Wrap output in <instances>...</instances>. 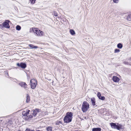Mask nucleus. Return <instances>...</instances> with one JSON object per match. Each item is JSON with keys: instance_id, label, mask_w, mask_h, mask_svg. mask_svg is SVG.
Here are the masks:
<instances>
[{"instance_id": "1", "label": "nucleus", "mask_w": 131, "mask_h": 131, "mask_svg": "<svg viewBox=\"0 0 131 131\" xmlns=\"http://www.w3.org/2000/svg\"><path fill=\"white\" fill-rule=\"evenodd\" d=\"M73 114L71 112H68L66 114V116L64 118V122L68 123L70 122L72 118Z\"/></svg>"}, {"instance_id": "2", "label": "nucleus", "mask_w": 131, "mask_h": 131, "mask_svg": "<svg viewBox=\"0 0 131 131\" xmlns=\"http://www.w3.org/2000/svg\"><path fill=\"white\" fill-rule=\"evenodd\" d=\"M89 105L88 103L86 101H84L83 102L82 107V110L83 112H86L89 109Z\"/></svg>"}, {"instance_id": "3", "label": "nucleus", "mask_w": 131, "mask_h": 131, "mask_svg": "<svg viewBox=\"0 0 131 131\" xmlns=\"http://www.w3.org/2000/svg\"><path fill=\"white\" fill-rule=\"evenodd\" d=\"M111 127L114 129H116L118 130H119L121 128L122 125L118 123H111L110 124Z\"/></svg>"}, {"instance_id": "4", "label": "nucleus", "mask_w": 131, "mask_h": 131, "mask_svg": "<svg viewBox=\"0 0 131 131\" xmlns=\"http://www.w3.org/2000/svg\"><path fill=\"white\" fill-rule=\"evenodd\" d=\"M32 30L33 31L36 33L37 36H41L44 35V33L43 32L38 29L37 28H34Z\"/></svg>"}, {"instance_id": "5", "label": "nucleus", "mask_w": 131, "mask_h": 131, "mask_svg": "<svg viewBox=\"0 0 131 131\" xmlns=\"http://www.w3.org/2000/svg\"><path fill=\"white\" fill-rule=\"evenodd\" d=\"M32 30L33 31L36 33L37 36H41L44 35V33L43 32L38 29L37 28H34Z\"/></svg>"}, {"instance_id": "6", "label": "nucleus", "mask_w": 131, "mask_h": 131, "mask_svg": "<svg viewBox=\"0 0 131 131\" xmlns=\"http://www.w3.org/2000/svg\"><path fill=\"white\" fill-rule=\"evenodd\" d=\"M30 82L31 88L32 89H35L37 84L36 80L33 79L30 80Z\"/></svg>"}, {"instance_id": "7", "label": "nucleus", "mask_w": 131, "mask_h": 131, "mask_svg": "<svg viewBox=\"0 0 131 131\" xmlns=\"http://www.w3.org/2000/svg\"><path fill=\"white\" fill-rule=\"evenodd\" d=\"M9 21L8 20H7L5 22L3 23V26L4 27L9 28L10 27V26H9L8 23L9 22Z\"/></svg>"}, {"instance_id": "8", "label": "nucleus", "mask_w": 131, "mask_h": 131, "mask_svg": "<svg viewBox=\"0 0 131 131\" xmlns=\"http://www.w3.org/2000/svg\"><path fill=\"white\" fill-rule=\"evenodd\" d=\"M19 84L21 87L23 88L26 90H27V85L25 82H21L19 83Z\"/></svg>"}, {"instance_id": "9", "label": "nucleus", "mask_w": 131, "mask_h": 131, "mask_svg": "<svg viewBox=\"0 0 131 131\" xmlns=\"http://www.w3.org/2000/svg\"><path fill=\"white\" fill-rule=\"evenodd\" d=\"M41 111L39 109H35L33 111V114L34 116H35L36 114L40 112Z\"/></svg>"}, {"instance_id": "10", "label": "nucleus", "mask_w": 131, "mask_h": 131, "mask_svg": "<svg viewBox=\"0 0 131 131\" xmlns=\"http://www.w3.org/2000/svg\"><path fill=\"white\" fill-rule=\"evenodd\" d=\"M17 65L19 67H20L22 68H25L26 67V64L24 63H17Z\"/></svg>"}, {"instance_id": "11", "label": "nucleus", "mask_w": 131, "mask_h": 131, "mask_svg": "<svg viewBox=\"0 0 131 131\" xmlns=\"http://www.w3.org/2000/svg\"><path fill=\"white\" fill-rule=\"evenodd\" d=\"M30 111L29 110H26V111H24L23 112L22 115L24 116H27L29 114Z\"/></svg>"}, {"instance_id": "12", "label": "nucleus", "mask_w": 131, "mask_h": 131, "mask_svg": "<svg viewBox=\"0 0 131 131\" xmlns=\"http://www.w3.org/2000/svg\"><path fill=\"white\" fill-rule=\"evenodd\" d=\"M112 80L114 82H118L119 80V78L115 76H113Z\"/></svg>"}, {"instance_id": "13", "label": "nucleus", "mask_w": 131, "mask_h": 131, "mask_svg": "<svg viewBox=\"0 0 131 131\" xmlns=\"http://www.w3.org/2000/svg\"><path fill=\"white\" fill-rule=\"evenodd\" d=\"M29 46L30 47L31 49H37L38 48V47L36 46H34L32 45L29 44Z\"/></svg>"}, {"instance_id": "14", "label": "nucleus", "mask_w": 131, "mask_h": 131, "mask_svg": "<svg viewBox=\"0 0 131 131\" xmlns=\"http://www.w3.org/2000/svg\"><path fill=\"white\" fill-rule=\"evenodd\" d=\"M101 129L100 128H94L92 129V131H101Z\"/></svg>"}, {"instance_id": "15", "label": "nucleus", "mask_w": 131, "mask_h": 131, "mask_svg": "<svg viewBox=\"0 0 131 131\" xmlns=\"http://www.w3.org/2000/svg\"><path fill=\"white\" fill-rule=\"evenodd\" d=\"M91 101L92 102V104L94 106L95 105V99L94 98H93L91 99Z\"/></svg>"}, {"instance_id": "16", "label": "nucleus", "mask_w": 131, "mask_h": 131, "mask_svg": "<svg viewBox=\"0 0 131 131\" xmlns=\"http://www.w3.org/2000/svg\"><path fill=\"white\" fill-rule=\"evenodd\" d=\"M30 100V96H29L28 94H27V97H26V102L27 103H28Z\"/></svg>"}, {"instance_id": "17", "label": "nucleus", "mask_w": 131, "mask_h": 131, "mask_svg": "<svg viewBox=\"0 0 131 131\" xmlns=\"http://www.w3.org/2000/svg\"><path fill=\"white\" fill-rule=\"evenodd\" d=\"M117 47L118 48L121 49L123 47V45L121 43H119L117 45Z\"/></svg>"}, {"instance_id": "18", "label": "nucleus", "mask_w": 131, "mask_h": 131, "mask_svg": "<svg viewBox=\"0 0 131 131\" xmlns=\"http://www.w3.org/2000/svg\"><path fill=\"white\" fill-rule=\"evenodd\" d=\"M70 34L72 35H73L75 34V32L73 30H70Z\"/></svg>"}, {"instance_id": "19", "label": "nucleus", "mask_w": 131, "mask_h": 131, "mask_svg": "<svg viewBox=\"0 0 131 131\" xmlns=\"http://www.w3.org/2000/svg\"><path fill=\"white\" fill-rule=\"evenodd\" d=\"M47 131H52V127H48L46 128Z\"/></svg>"}, {"instance_id": "20", "label": "nucleus", "mask_w": 131, "mask_h": 131, "mask_svg": "<svg viewBox=\"0 0 131 131\" xmlns=\"http://www.w3.org/2000/svg\"><path fill=\"white\" fill-rule=\"evenodd\" d=\"M127 19L129 21L131 20V13L128 16Z\"/></svg>"}, {"instance_id": "21", "label": "nucleus", "mask_w": 131, "mask_h": 131, "mask_svg": "<svg viewBox=\"0 0 131 131\" xmlns=\"http://www.w3.org/2000/svg\"><path fill=\"white\" fill-rule=\"evenodd\" d=\"M16 28L17 30H19L21 29V27L19 25H17L16 26Z\"/></svg>"}, {"instance_id": "22", "label": "nucleus", "mask_w": 131, "mask_h": 131, "mask_svg": "<svg viewBox=\"0 0 131 131\" xmlns=\"http://www.w3.org/2000/svg\"><path fill=\"white\" fill-rule=\"evenodd\" d=\"M123 63L124 64L128 65H130L131 64L130 62H128V61H123Z\"/></svg>"}, {"instance_id": "23", "label": "nucleus", "mask_w": 131, "mask_h": 131, "mask_svg": "<svg viewBox=\"0 0 131 131\" xmlns=\"http://www.w3.org/2000/svg\"><path fill=\"white\" fill-rule=\"evenodd\" d=\"M99 98V99L101 100H104L105 99V97H104L102 96H100V97Z\"/></svg>"}, {"instance_id": "24", "label": "nucleus", "mask_w": 131, "mask_h": 131, "mask_svg": "<svg viewBox=\"0 0 131 131\" xmlns=\"http://www.w3.org/2000/svg\"><path fill=\"white\" fill-rule=\"evenodd\" d=\"M60 124H62V122L60 121H57L56 123V125H59Z\"/></svg>"}, {"instance_id": "25", "label": "nucleus", "mask_w": 131, "mask_h": 131, "mask_svg": "<svg viewBox=\"0 0 131 131\" xmlns=\"http://www.w3.org/2000/svg\"><path fill=\"white\" fill-rule=\"evenodd\" d=\"M29 1L31 4H33L35 3L36 0H29Z\"/></svg>"}, {"instance_id": "26", "label": "nucleus", "mask_w": 131, "mask_h": 131, "mask_svg": "<svg viewBox=\"0 0 131 131\" xmlns=\"http://www.w3.org/2000/svg\"><path fill=\"white\" fill-rule=\"evenodd\" d=\"M120 51V50L118 49H116L115 50L114 52L115 53H117L118 52H119Z\"/></svg>"}, {"instance_id": "27", "label": "nucleus", "mask_w": 131, "mask_h": 131, "mask_svg": "<svg viewBox=\"0 0 131 131\" xmlns=\"http://www.w3.org/2000/svg\"><path fill=\"white\" fill-rule=\"evenodd\" d=\"M101 96V94L100 92H98L97 94V96L98 98L100 97V96Z\"/></svg>"}, {"instance_id": "28", "label": "nucleus", "mask_w": 131, "mask_h": 131, "mask_svg": "<svg viewBox=\"0 0 131 131\" xmlns=\"http://www.w3.org/2000/svg\"><path fill=\"white\" fill-rule=\"evenodd\" d=\"M54 15L55 17H57L58 16V14L56 12H54Z\"/></svg>"}, {"instance_id": "29", "label": "nucleus", "mask_w": 131, "mask_h": 131, "mask_svg": "<svg viewBox=\"0 0 131 131\" xmlns=\"http://www.w3.org/2000/svg\"><path fill=\"white\" fill-rule=\"evenodd\" d=\"M113 1L114 3H117L118 2V0H113Z\"/></svg>"}, {"instance_id": "30", "label": "nucleus", "mask_w": 131, "mask_h": 131, "mask_svg": "<svg viewBox=\"0 0 131 131\" xmlns=\"http://www.w3.org/2000/svg\"><path fill=\"white\" fill-rule=\"evenodd\" d=\"M26 131H34V130H31L29 129H27Z\"/></svg>"}, {"instance_id": "31", "label": "nucleus", "mask_w": 131, "mask_h": 131, "mask_svg": "<svg viewBox=\"0 0 131 131\" xmlns=\"http://www.w3.org/2000/svg\"><path fill=\"white\" fill-rule=\"evenodd\" d=\"M34 28H30V32H32V31H33V30L32 29Z\"/></svg>"}, {"instance_id": "32", "label": "nucleus", "mask_w": 131, "mask_h": 131, "mask_svg": "<svg viewBox=\"0 0 131 131\" xmlns=\"http://www.w3.org/2000/svg\"><path fill=\"white\" fill-rule=\"evenodd\" d=\"M128 60L131 61V57L129 58Z\"/></svg>"}, {"instance_id": "33", "label": "nucleus", "mask_w": 131, "mask_h": 131, "mask_svg": "<svg viewBox=\"0 0 131 131\" xmlns=\"http://www.w3.org/2000/svg\"><path fill=\"white\" fill-rule=\"evenodd\" d=\"M32 117V116L31 115H29V117H30V118H31Z\"/></svg>"}, {"instance_id": "34", "label": "nucleus", "mask_w": 131, "mask_h": 131, "mask_svg": "<svg viewBox=\"0 0 131 131\" xmlns=\"http://www.w3.org/2000/svg\"><path fill=\"white\" fill-rule=\"evenodd\" d=\"M5 74H7V75H8V73H7V72H5Z\"/></svg>"}, {"instance_id": "35", "label": "nucleus", "mask_w": 131, "mask_h": 131, "mask_svg": "<svg viewBox=\"0 0 131 131\" xmlns=\"http://www.w3.org/2000/svg\"><path fill=\"white\" fill-rule=\"evenodd\" d=\"M36 131H40V130H37Z\"/></svg>"}, {"instance_id": "36", "label": "nucleus", "mask_w": 131, "mask_h": 131, "mask_svg": "<svg viewBox=\"0 0 131 131\" xmlns=\"http://www.w3.org/2000/svg\"><path fill=\"white\" fill-rule=\"evenodd\" d=\"M2 26V25L1 24H0V26Z\"/></svg>"}]
</instances>
